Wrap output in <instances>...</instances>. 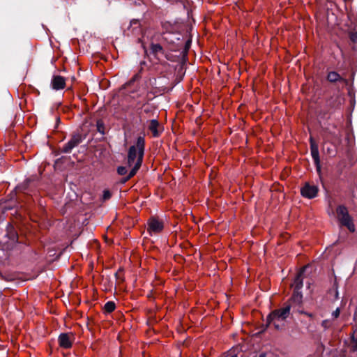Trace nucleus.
<instances>
[{
  "instance_id": "1",
  "label": "nucleus",
  "mask_w": 357,
  "mask_h": 357,
  "mask_svg": "<svg viewBox=\"0 0 357 357\" xmlns=\"http://www.w3.org/2000/svg\"><path fill=\"white\" fill-rule=\"evenodd\" d=\"M144 138L139 137L137 139L136 145L131 146L128 150L127 164L131 167L129 174L122 179V183L127 182L130 178L134 176L140 168L144 153Z\"/></svg>"
},
{
  "instance_id": "2",
  "label": "nucleus",
  "mask_w": 357,
  "mask_h": 357,
  "mask_svg": "<svg viewBox=\"0 0 357 357\" xmlns=\"http://www.w3.org/2000/svg\"><path fill=\"white\" fill-rule=\"evenodd\" d=\"M291 306L287 305L282 308L273 311L267 317L266 321L268 327L280 330L284 327L287 319L290 314Z\"/></svg>"
},
{
  "instance_id": "3",
  "label": "nucleus",
  "mask_w": 357,
  "mask_h": 357,
  "mask_svg": "<svg viewBox=\"0 0 357 357\" xmlns=\"http://www.w3.org/2000/svg\"><path fill=\"white\" fill-rule=\"evenodd\" d=\"M352 351H357V336H342L332 355L347 357V354Z\"/></svg>"
},
{
  "instance_id": "4",
  "label": "nucleus",
  "mask_w": 357,
  "mask_h": 357,
  "mask_svg": "<svg viewBox=\"0 0 357 357\" xmlns=\"http://www.w3.org/2000/svg\"><path fill=\"white\" fill-rule=\"evenodd\" d=\"M336 213L340 224L346 227L351 232H354L355 225L347 208L344 206H340L337 208Z\"/></svg>"
},
{
  "instance_id": "5",
  "label": "nucleus",
  "mask_w": 357,
  "mask_h": 357,
  "mask_svg": "<svg viewBox=\"0 0 357 357\" xmlns=\"http://www.w3.org/2000/svg\"><path fill=\"white\" fill-rule=\"evenodd\" d=\"M147 225L148 232L151 235L160 233L164 228L163 222L154 217L149 220Z\"/></svg>"
},
{
  "instance_id": "6",
  "label": "nucleus",
  "mask_w": 357,
  "mask_h": 357,
  "mask_svg": "<svg viewBox=\"0 0 357 357\" xmlns=\"http://www.w3.org/2000/svg\"><path fill=\"white\" fill-rule=\"evenodd\" d=\"M301 195L307 198L312 199L317 196L318 188L316 185L306 183L301 190Z\"/></svg>"
},
{
  "instance_id": "7",
  "label": "nucleus",
  "mask_w": 357,
  "mask_h": 357,
  "mask_svg": "<svg viewBox=\"0 0 357 357\" xmlns=\"http://www.w3.org/2000/svg\"><path fill=\"white\" fill-rule=\"evenodd\" d=\"M310 150L311 155L314 162L317 166L318 172H320V160L317 144L314 142L313 139L310 137Z\"/></svg>"
},
{
  "instance_id": "8",
  "label": "nucleus",
  "mask_w": 357,
  "mask_h": 357,
  "mask_svg": "<svg viewBox=\"0 0 357 357\" xmlns=\"http://www.w3.org/2000/svg\"><path fill=\"white\" fill-rule=\"evenodd\" d=\"M81 142V137L79 135H74L71 139L63 147V151L69 153L71 150L77 146Z\"/></svg>"
},
{
  "instance_id": "9",
  "label": "nucleus",
  "mask_w": 357,
  "mask_h": 357,
  "mask_svg": "<svg viewBox=\"0 0 357 357\" xmlns=\"http://www.w3.org/2000/svg\"><path fill=\"white\" fill-rule=\"evenodd\" d=\"M51 84L54 90L63 89L66 86V79L60 75H55L52 77Z\"/></svg>"
},
{
  "instance_id": "10",
  "label": "nucleus",
  "mask_w": 357,
  "mask_h": 357,
  "mask_svg": "<svg viewBox=\"0 0 357 357\" xmlns=\"http://www.w3.org/2000/svg\"><path fill=\"white\" fill-rule=\"evenodd\" d=\"M160 125L157 120H151L149 125V129L152 132L154 137H158L160 135Z\"/></svg>"
},
{
  "instance_id": "11",
  "label": "nucleus",
  "mask_w": 357,
  "mask_h": 357,
  "mask_svg": "<svg viewBox=\"0 0 357 357\" xmlns=\"http://www.w3.org/2000/svg\"><path fill=\"white\" fill-rule=\"evenodd\" d=\"M306 268V266L303 267V270L301 271H300L298 275H296L294 281V283H293V286L294 287V290H301V288L303 287V278H302V275L303 273V271Z\"/></svg>"
},
{
  "instance_id": "12",
  "label": "nucleus",
  "mask_w": 357,
  "mask_h": 357,
  "mask_svg": "<svg viewBox=\"0 0 357 357\" xmlns=\"http://www.w3.org/2000/svg\"><path fill=\"white\" fill-rule=\"evenodd\" d=\"M59 343L61 347L68 349L72 346L73 340L70 336H59Z\"/></svg>"
},
{
  "instance_id": "13",
  "label": "nucleus",
  "mask_w": 357,
  "mask_h": 357,
  "mask_svg": "<svg viewBox=\"0 0 357 357\" xmlns=\"http://www.w3.org/2000/svg\"><path fill=\"white\" fill-rule=\"evenodd\" d=\"M303 301V294L300 290H294L291 297V301L297 305L301 304Z\"/></svg>"
},
{
  "instance_id": "14",
  "label": "nucleus",
  "mask_w": 357,
  "mask_h": 357,
  "mask_svg": "<svg viewBox=\"0 0 357 357\" xmlns=\"http://www.w3.org/2000/svg\"><path fill=\"white\" fill-rule=\"evenodd\" d=\"M115 309V303L112 301H108L105 304L104 310L105 312L110 313Z\"/></svg>"
},
{
  "instance_id": "15",
  "label": "nucleus",
  "mask_w": 357,
  "mask_h": 357,
  "mask_svg": "<svg viewBox=\"0 0 357 357\" xmlns=\"http://www.w3.org/2000/svg\"><path fill=\"white\" fill-rule=\"evenodd\" d=\"M327 78L330 82H334L337 81L340 78V77L339 74H337L336 72H330L328 74Z\"/></svg>"
},
{
  "instance_id": "16",
  "label": "nucleus",
  "mask_w": 357,
  "mask_h": 357,
  "mask_svg": "<svg viewBox=\"0 0 357 357\" xmlns=\"http://www.w3.org/2000/svg\"><path fill=\"white\" fill-rule=\"evenodd\" d=\"M117 173L121 176H124L128 173L127 168L126 167L119 166L117 168Z\"/></svg>"
},
{
  "instance_id": "17",
  "label": "nucleus",
  "mask_w": 357,
  "mask_h": 357,
  "mask_svg": "<svg viewBox=\"0 0 357 357\" xmlns=\"http://www.w3.org/2000/svg\"><path fill=\"white\" fill-rule=\"evenodd\" d=\"M340 308H337L335 311L333 312L332 313V317L333 319H337V317H339L340 316Z\"/></svg>"
},
{
  "instance_id": "18",
  "label": "nucleus",
  "mask_w": 357,
  "mask_h": 357,
  "mask_svg": "<svg viewBox=\"0 0 357 357\" xmlns=\"http://www.w3.org/2000/svg\"><path fill=\"white\" fill-rule=\"evenodd\" d=\"M350 39L354 43H357V31L353 32L350 34Z\"/></svg>"
},
{
  "instance_id": "19",
  "label": "nucleus",
  "mask_w": 357,
  "mask_h": 357,
  "mask_svg": "<svg viewBox=\"0 0 357 357\" xmlns=\"http://www.w3.org/2000/svg\"><path fill=\"white\" fill-rule=\"evenodd\" d=\"M111 197V193L109 190H105L103 192L104 199H108Z\"/></svg>"
},
{
  "instance_id": "20",
  "label": "nucleus",
  "mask_w": 357,
  "mask_h": 357,
  "mask_svg": "<svg viewBox=\"0 0 357 357\" xmlns=\"http://www.w3.org/2000/svg\"><path fill=\"white\" fill-rule=\"evenodd\" d=\"M97 126H98V130L100 132H102L103 133V130H102L101 129L103 128V124L101 121H98L97 122Z\"/></svg>"
},
{
  "instance_id": "21",
  "label": "nucleus",
  "mask_w": 357,
  "mask_h": 357,
  "mask_svg": "<svg viewBox=\"0 0 357 357\" xmlns=\"http://www.w3.org/2000/svg\"><path fill=\"white\" fill-rule=\"evenodd\" d=\"M322 326L325 328H328L331 326V321L329 320H324L322 322Z\"/></svg>"
},
{
  "instance_id": "22",
  "label": "nucleus",
  "mask_w": 357,
  "mask_h": 357,
  "mask_svg": "<svg viewBox=\"0 0 357 357\" xmlns=\"http://www.w3.org/2000/svg\"><path fill=\"white\" fill-rule=\"evenodd\" d=\"M153 50L155 52L161 51V50H162V47H161L160 45H154L153 46Z\"/></svg>"
},
{
  "instance_id": "23",
  "label": "nucleus",
  "mask_w": 357,
  "mask_h": 357,
  "mask_svg": "<svg viewBox=\"0 0 357 357\" xmlns=\"http://www.w3.org/2000/svg\"><path fill=\"white\" fill-rule=\"evenodd\" d=\"M354 321L356 322V324H357V309H356V311L354 314ZM354 333H355L356 335H357V329L355 330V331L354 332Z\"/></svg>"
},
{
  "instance_id": "24",
  "label": "nucleus",
  "mask_w": 357,
  "mask_h": 357,
  "mask_svg": "<svg viewBox=\"0 0 357 357\" xmlns=\"http://www.w3.org/2000/svg\"><path fill=\"white\" fill-rule=\"evenodd\" d=\"M304 314H305V315L308 316L309 317H312V314L307 313V312H305Z\"/></svg>"
},
{
  "instance_id": "25",
  "label": "nucleus",
  "mask_w": 357,
  "mask_h": 357,
  "mask_svg": "<svg viewBox=\"0 0 357 357\" xmlns=\"http://www.w3.org/2000/svg\"><path fill=\"white\" fill-rule=\"evenodd\" d=\"M259 357H266V354L264 353L261 354Z\"/></svg>"
},
{
  "instance_id": "26",
  "label": "nucleus",
  "mask_w": 357,
  "mask_h": 357,
  "mask_svg": "<svg viewBox=\"0 0 357 357\" xmlns=\"http://www.w3.org/2000/svg\"><path fill=\"white\" fill-rule=\"evenodd\" d=\"M60 335H68V334L66 333H61Z\"/></svg>"
},
{
  "instance_id": "27",
  "label": "nucleus",
  "mask_w": 357,
  "mask_h": 357,
  "mask_svg": "<svg viewBox=\"0 0 357 357\" xmlns=\"http://www.w3.org/2000/svg\"><path fill=\"white\" fill-rule=\"evenodd\" d=\"M231 357H237V356L236 355H234V356H232Z\"/></svg>"
}]
</instances>
